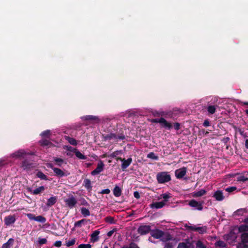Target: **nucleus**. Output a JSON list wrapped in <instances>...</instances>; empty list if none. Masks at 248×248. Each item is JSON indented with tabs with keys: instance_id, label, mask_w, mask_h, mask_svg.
I'll return each instance as SVG.
<instances>
[{
	"instance_id": "obj_1",
	"label": "nucleus",
	"mask_w": 248,
	"mask_h": 248,
	"mask_svg": "<svg viewBox=\"0 0 248 248\" xmlns=\"http://www.w3.org/2000/svg\"><path fill=\"white\" fill-rule=\"evenodd\" d=\"M159 183H164L170 180V176L168 172L163 171L158 173L156 175Z\"/></svg>"
},
{
	"instance_id": "obj_2",
	"label": "nucleus",
	"mask_w": 248,
	"mask_h": 248,
	"mask_svg": "<svg viewBox=\"0 0 248 248\" xmlns=\"http://www.w3.org/2000/svg\"><path fill=\"white\" fill-rule=\"evenodd\" d=\"M47 166L53 170L54 172L57 176L62 177L66 176L69 174L67 171H63L59 168L54 167L51 164H49Z\"/></svg>"
},
{
	"instance_id": "obj_3",
	"label": "nucleus",
	"mask_w": 248,
	"mask_h": 248,
	"mask_svg": "<svg viewBox=\"0 0 248 248\" xmlns=\"http://www.w3.org/2000/svg\"><path fill=\"white\" fill-rule=\"evenodd\" d=\"M30 154L29 152H26L24 150H19L12 154L11 156L15 159L22 158Z\"/></svg>"
},
{
	"instance_id": "obj_4",
	"label": "nucleus",
	"mask_w": 248,
	"mask_h": 248,
	"mask_svg": "<svg viewBox=\"0 0 248 248\" xmlns=\"http://www.w3.org/2000/svg\"><path fill=\"white\" fill-rule=\"evenodd\" d=\"M231 177L237 176L236 179L238 182H245L248 181V172H245L242 173L230 175Z\"/></svg>"
},
{
	"instance_id": "obj_5",
	"label": "nucleus",
	"mask_w": 248,
	"mask_h": 248,
	"mask_svg": "<svg viewBox=\"0 0 248 248\" xmlns=\"http://www.w3.org/2000/svg\"><path fill=\"white\" fill-rule=\"evenodd\" d=\"M64 201L66 205L70 208L74 207L77 203V200L72 195H70L68 198L64 199Z\"/></svg>"
},
{
	"instance_id": "obj_6",
	"label": "nucleus",
	"mask_w": 248,
	"mask_h": 248,
	"mask_svg": "<svg viewBox=\"0 0 248 248\" xmlns=\"http://www.w3.org/2000/svg\"><path fill=\"white\" fill-rule=\"evenodd\" d=\"M104 164L102 161H100L98 162L96 168L93 170L91 174L93 175H95L99 174L100 172L102 171L104 169Z\"/></svg>"
},
{
	"instance_id": "obj_7",
	"label": "nucleus",
	"mask_w": 248,
	"mask_h": 248,
	"mask_svg": "<svg viewBox=\"0 0 248 248\" xmlns=\"http://www.w3.org/2000/svg\"><path fill=\"white\" fill-rule=\"evenodd\" d=\"M4 221L6 226L12 225L16 221V217L14 215L8 216L4 218Z\"/></svg>"
},
{
	"instance_id": "obj_8",
	"label": "nucleus",
	"mask_w": 248,
	"mask_h": 248,
	"mask_svg": "<svg viewBox=\"0 0 248 248\" xmlns=\"http://www.w3.org/2000/svg\"><path fill=\"white\" fill-rule=\"evenodd\" d=\"M186 169L185 167H183L176 170L175 172V174L177 178L180 179L186 175Z\"/></svg>"
},
{
	"instance_id": "obj_9",
	"label": "nucleus",
	"mask_w": 248,
	"mask_h": 248,
	"mask_svg": "<svg viewBox=\"0 0 248 248\" xmlns=\"http://www.w3.org/2000/svg\"><path fill=\"white\" fill-rule=\"evenodd\" d=\"M117 160H120L123 162L122 164V168L123 170H125L126 168H127L132 161L131 158H129L125 160L124 159H122V158L119 157L117 158Z\"/></svg>"
},
{
	"instance_id": "obj_10",
	"label": "nucleus",
	"mask_w": 248,
	"mask_h": 248,
	"mask_svg": "<svg viewBox=\"0 0 248 248\" xmlns=\"http://www.w3.org/2000/svg\"><path fill=\"white\" fill-rule=\"evenodd\" d=\"M150 226L149 225L141 226L138 229L139 232L141 234L144 235L148 233L150 231Z\"/></svg>"
},
{
	"instance_id": "obj_11",
	"label": "nucleus",
	"mask_w": 248,
	"mask_h": 248,
	"mask_svg": "<svg viewBox=\"0 0 248 248\" xmlns=\"http://www.w3.org/2000/svg\"><path fill=\"white\" fill-rule=\"evenodd\" d=\"M189 205L191 207H194L199 210H202V204L194 200L190 201L189 202Z\"/></svg>"
},
{
	"instance_id": "obj_12",
	"label": "nucleus",
	"mask_w": 248,
	"mask_h": 248,
	"mask_svg": "<svg viewBox=\"0 0 248 248\" xmlns=\"http://www.w3.org/2000/svg\"><path fill=\"white\" fill-rule=\"evenodd\" d=\"M187 228L191 230L196 231L200 233H203L206 232V227L205 226L196 227L192 226H188Z\"/></svg>"
},
{
	"instance_id": "obj_13",
	"label": "nucleus",
	"mask_w": 248,
	"mask_h": 248,
	"mask_svg": "<svg viewBox=\"0 0 248 248\" xmlns=\"http://www.w3.org/2000/svg\"><path fill=\"white\" fill-rule=\"evenodd\" d=\"M161 126L167 129H170L172 127L170 123L168 122L165 119L163 118H160V123Z\"/></svg>"
},
{
	"instance_id": "obj_14",
	"label": "nucleus",
	"mask_w": 248,
	"mask_h": 248,
	"mask_svg": "<svg viewBox=\"0 0 248 248\" xmlns=\"http://www.w3.org/2000/svg\"><path fill=\"white\" fill-rule=\"evenodd\" d=\"M163 232L158 230L153 231L151 233L152 236L156 239L161 238L163 236Z\"/></svg>"
},
{
	"instance_id": "obj_15",
	"label": "nucleus",
	"mask_w": 248,
	"mask_h": 248,
	"mask_svg": "<svg viewBox=\"0 0 248 248\" xmlns=\"http://www.w3.org/2000/svg\"><path fill=\"white\" fill-rule=\"evenodd\" d=\"M213 196L218 201H221L224 199L223 192L220 190L215 192Z\"/></svg>"
},
{
	"instance_id": "obj_16",
	"label": "nucleus",
	"mask_w": 248,
	"mask_h": 248,
	"mask_svg": "<svg viewBox=\"0 0 248 248\" xmlns=\"http://www.w3.org/2000/svg\"><path fill=\"white\" fill-rule=\"evenodd\" d=\"M177 248H193V247L191 243L186 241L179 243Z\"/></svg>"
},
{
	"instance_id": "obj_17",
	"label": "nucleus",
	"mask_w": 248,
	"mask_h": 248,
	"mask_svg": "<svg viewBox=\"0 0 248 248\" xmlns=\"http://www.w3.org/2000/svg\"><path fill=\"white\" fill-rule=\"evenodd\" d=\"M165 205V202H155L151 204V207L152 208L159 209L163 207Z\"/></svg>"
},
{
	"instance_id": "obj_18",
	"label": "nucleus",
	"mask_w": 248,
	"mask_h": 248,
	"mask_svg": "<svg viewBox=\"0 0 248 248\" xmlns=\"http://www.w3.org/2000/svg\"><path fill=\"white\" fill-rule=\"evenodd\" d=\"M206 193V191L205 189H201L198 191L193 192L192 196L193 197H200L205 194Z\"/></svg>"
},
{
	"instance_id": "obj_19",
	"label": "nucleus",
	"mask_w": 248,
	"mask_h": 248,
	"mask_svg": "<svg viewBox=\"0 0 248 248\" xmlns=\"http://www.w3.org/2000/svg\"><path fill=\"white\" fill-rule=\"evenodd\" d=\"M21 168L25 170H28L33 167L32 164L29 163L27 161L23 162L21 165Z\"/></svg>"
},
{
	"instance_id": "obj_20",
	"label": "nucleus",
	"mask_w": 248,
	"mask_h": 248,
	"mask_svg": "<svg viewBox=\"0 0 248 248\" xmlns=\"http://www.w3.org/2000/svg\"><path fill=\"white\" fill-rule=\"evenodd\" d=\"M83 119H84L86 120L91 121L95 123H97L99 121V119L97 117L92 115L86 116L83 117Z\"/></svg>"
},
{
	"instance_id": "obj_21",
	"label": "nucleus",
	"mask_w": 248,
	"mask_h": 248,
	"mask_svg": "<svg viewBox=\"0 0 248 248\" xmlns=\"http://www.w3.org/2000/svg\"><path fill=\"white\" fill-rule=\"evenodd\" d=\"M237 237L232 232H230L229 234L226 236V239L229 243H231L235 241Z\"/></svg>"
},
{
	"instance_id": "obj_22",
	"label": "nucleus",
	"mask_w": 248,
	"mask_h": 248,
	"mask_svg": "<svg viewBox=\"0 0 248 248\" xmlns=\"http://www.w3.org/2000/svg\"><path fill=\"white\" fill-rule=\"evenodd\" d=\"M99 231H95L91 234V241L92 242H96L98 240Z\"/></svg>"
},
{
	"instance_id": "obj_23",
	"label": "nucleus",
	"mask_w": 248,
	"mask_h": 248,
	"mask_svg": "<svg viewBox=\"0 0 248 248\" xmlns=\"http://www.w3.org/2000/svg\"><path fill=\"white\" fill-rule=\"evenodd\" d=\"M88 222L86 219H83L75 223V227H81L82 225H85Z\"/></svg>"
},
{
	"instance_id": "obj_24",
	"label": "nucleus",
	"mask_w": 248,
	"mask_h": 248,
	"mask_svg": "<svg viewBox=\"0 0 248 248\" xmlns=\"http://www.w3.org/2000/svg\"><path fill=\"white\" fill-rule=\"evenodd\" d=\"M45 190V187L44 186H41L39 187L34 189L33 190H30V192L33 194L36 195L40 193L43 192Z\"/></svg>"
},
{
	"instance_id": "obj_25",
	"label": "nucleus",
	"mask_w": 248,
	"mask_h": 248,
	"mask_svg": "<svg viewBox=\"0 0 248 248\" xmlns=\"http://www.w3.org/2000/svg\"><path fill=\"white\" fill-rule=\"evenodd\" d=\"M74 153L76 157L80 159L85 160L87 159V156L82 154L80 151H79L77 149L76 150Z\"/></svg>"
},
{
	"instance_id": "obj_26",
	"label": "nucleus",
	"mask_w": 248,
	"mask_h": 248,
	"mask_svg": "<svg viewBox=\"0 0 248 248\" xmlns=\"http://www.w3.org/2000/svg\"><path fill=\"white\" fill-rule=\"evenodd\" d=\"M114 195L116 197H120L122 194V190L120 187L115 186L113 189Z\"/></svg>"
},
{
	"instance_id": "obj_27",
	"label": "nucleus",
	"mask_w": 248,
	"mask_h": 248,
	"mask_svg": "<svg viewBox=\"0 0 248 248\" xmlns=\"http://www.w3.org/2000/svg\"><path fill=\"white\" fill-rule=\"evenodd\" d=\"M246 213V210L245 209H239L233 213V216L236 217L237 216H242Z\"/></svg>"
},
{
	"instance_id": "obj_28",
	"label": "nucleus",
	"mask_w": 248,
	"mask_h": 248,
	"mask_svg": "<svg viewBox=\"0 0 248 248\" xmlns=\"http://www.w3.org/2000/svg\"><path fill=\"white\" fill-rule=\"evenodd\" d=\"M13 243L14 239L10 238L6 243L3 245L2 248H10L13 245Z\"/></svg>"
},
{
	"instance_id": "obj_29",
	"label": "nucleus",
	"mask_w": 248,
	"mask_h": 248,
	"mask_svg": "<svg viewBox=\"0 0 248 248\" xmlns=\"http://www.w3.org/2000/svg\"><path fill=\"white\" fill-rule=\"evenodd\" d=\"M57 201V198L56 197H51L48 199L47 202V206H52Z\"/></svg>"
},
{
	"instance_id": "obj_30",
	"label": "nucleus",
	"mask_w": 248,
	"mask_h": 248,
	"mask_svg": "<svg viewBox=\"0 0 248 248\" xmlns=\"http://www.w3.org/2000/svg\"><path fill=\"white\" fill-rule=\"evenodd\" d=\"M64 149H65L66 150H67L68 151H69V152H68L67 153V155L69 156H72V155L71 154V152L75 153L76 150L77 149L76 148H73V147H72L71 146H64Z\"/></svg>"
},
{
	"instance_id": "obj_31",
	"label": "nucleus",
	"mask_w": 248,
	"mask_h": 248,
	"mask_svg": "<svg viewBox=\"0 0 248 248\" xmlns=\"http://www.w3.org/2000/svg\"><path fill=\"white\" fill-rule=\"evenodd\" d=\"M54 160L56 164L60 167L62 166L64 163L66 164L64 161L60 158L55 157L54 158Z\"/></svg>"
},
{
	"instance_id": "obj_32",
	"label": "nucleus",
	"mask_w": 248,
	"mask_h": 248,
	"mask_svg": "<svg viewBox=\"0 0 248 248\" xmlns=\"http://www.w3.org/2000/svg\"><path fill=\"white\" fill-rule=\"evenodd\" d=\"M239 231L241 232H248V225H242L239 228Z\"/></svg>"
},
{
	"instance_id": "obj_33",
	"label": "nucleus",
	"mask_w": 248,
	"mask_h": 248,
	"mask_svg": "<svg viewBox=\"0 0 248 248\" xmlns=\"http://www.w3.org/2000/svg\"><path fill=\"white\" fill-rule=\"evenodd\" d=\"M65 139L68 141V142L73 145H76L77 144V141L75 139L69 137H65Z\"/></svg>"
},
{
	"instance_id": "obj_34",
	"label": "nucleus",
	"mask_w": 248,
	"mask_h": 248,
	"mask_svg": "<svg viewBox=\"0 0 248 248\" xmlns=\"http://www.w3.org/2000/svg\"><path fill=\"white\" fill-rule=\"evenodd\" d=\"M34 220L41 223H45L46 219L42 216H38L35 217Z\"/></svg>"
},
{
	"instance_id": "obj_35",
	"label": "nucleus",
	"mask_w": 248,
	"mask_h": 248,
	"mask_svg": "<svg viewBox=\"0 0 248 248\" xmlns=\"http://www.w3.org/2000/svg\"><path fill=\"white\" fill-rule=\"evenodd\" d=\"M241 239L242 242L248 243V232L243 233Z\"/></svg>"
},
{
	"instance_id": "obj_36",
	"label": "nucleus",
	"mask_w": 248,
	"mask_h": 248,
	"mask_svg": "<svg viewBox=\"0 0 248 248\" xmlns=\"http://www.w3.org/2000/svg\"><path fill=\"white\" fill-rule=\"evenodd\" d=\"M81 213L84 217L89 216L90 215L89 210L86 208H82L81 209Z\"/></svg>"
},
{
	"instance_id": "obj_37",
	"label": "nucleus",
	"mask_w": 248,
	"mask_h": 248,
	"mask_svg": "<svg viewBox=\"0 0 248 248\" xmlns=\"http://www.w3.org/2000/svg\"><path fill=\"white\" fill-rule=\"evenodd\" d=\"M50 135V131L49 130L44 131L41 134V136L43 139L47 138Z\"/></svg>"
},
{
	"instance_id": "obj_38",
	"label": "nucleus",
	"mask_w": 248,
	"mask_h": 248,
	"mask_svg": "<svg viewBox=\"0 0 248 248\" xmlns=\"http://www.w3.org/2000/svg\"><path fill=\"white\" fill-rule=\"evenodd\" d=\"M36 175L38 178H39L42 180H47V179L46 176L41 171H38Z\"/></svg>"
},
{
	"instance_id": "obj_39",
	"label": "nucleus",
	"mask_w": 248,
	"mask_h": 248,
	"mask_svg": "<svg viewBox=\"0 0 248 248\" xmlns=\"http://www.w3.org/2000/svg\"><path fill=\"white\" fill-rule=\"evenodd\" d=\"M147 157L155 160H158V157L154 153L151 152L147 155Z\"/></svg>"
},
{
	"instance_id": "obj_40",
	"label": "nucleus",
	"mask_w": 248,
	"mask_h": 248,
	"mask_svg": "<svg viewBox=\"0 0 248 248\" xmlns=\"http://www.w3.org/2000/svg\"><path fill=\"white\" fill-rule=\"evenodd\" d=\"M161 196L164 199V201L163 202H165V204L168 201V199L171 197L170 195L167 193L163 194L161 195Z\"/></svg>"
},
{
	"instance_id": "obj_41",
	"label": "nucleus",
	"mask_w": 248,
	"mask_h": 248,
	"mask_svg": "<svg viewBox=\"0 0 248 248\" xmlns=\"http://www.w3.org/2000/svg\"><path fill=\"white\" fill-rule=\"evenodd\" d=\"M207 109L209 113L213 114L215 113L216 108L215 106H210L208 107Z\"/></svg>"
},
{
	"instance_id": "obj_42",
	"label": "nucleus",
	"mask_w": 248,
	"mask_h": 248,
	"mask_svg": "<svg viewBox=\"0 0 248 248\" xmlns=\"http://www.w3.org/2000/svg\"><path fill=\"white\" fill-rule=\"evenodd\" d=\"M248 243H247L242 241L241 243H240L238 245L237 248H248Z\"/></svg>"
},
{
	"instance_id": "obj_43",
	"label": "nucleus",
	"mask_w": 248,
	"mask_h": 248,
	"mask_svg": "<svg viewBox=\"0 0 248 248\" xmlns=\"http://www.w3.org/2000/svg\"><path fill=\"white\" fill-rule=\"evenodd\" d=\"M197 248H206V246L201 241H198L196 243Z\"/></svg>"
},
{
	"instance_id": "obj_44",
	"label": "nucleus",
	"mask_w": 248,
	"mask_h": 248,
	"mask_svg": "<svg viewBox=\"0 0 248 248\" xmlns=\"http://www.w3.org/2000/svg\"><path fill=\"white\" fill-rule=\"evenodd\" d=\"M75 242H76V239H72L66 242V246L68 247H70L71 246L74 245L75 244Z\"/></svg>"
},
{
	"instance_id": "obj_45",
	"label": "nucleus",
	"mask_w": 248,
	"mask_h": 248,
	"mask_svg": "<svg viewBox=\"0 0 248 248\" xmlns=\"http://www.w3.org/2000/svg\"><path fill=\"white\" fill-rule=\"evenodd\" d=\"M215 245L216 247L223 248L225 247V244L222 241H218L216 243Z\"/></svg>"
},
{
	"instance_id": "obj_46",
	"label": "nucleus",
	"mask_w": 248,
	"mask_h": 248,
	"mask_svg": "<svg viewBox=\"0 0 248 248\" xmlns=\"http://www.w3.org/2000/svg\"><path fill=\"white\" fill-rule=\"evenodd\" d=\"M85 186L87 189H91L92 186H91V182L88 179H86L84 181Z\"/></svg>"
},
{
	"instance_id": "obj_47",
	"label": "nucleus",
	"mask_w": 248,
	"mask_h": 248,
	"mask_svg": "<svg viewBox=\"0 0 248 248\" xmlns=\"http://www.w3.org/2000/svg\"><path fill=\"white\" fill-rule=\"evenodd\" d=\"M105 220L106 222L109 223H114V219L113 217H108L105 218Z\"/></svg>"
},
{
	"instance_id": "obj_48",
	"label": "nucleus",
	"mask_w": 248,
	"mask_h": 248,
	"mask_svg": "<svg viewBox=\"0 0 248 248\" xmlns=\"http://www.w3.org/2000/svg\"><path fill=\"white\" fill-rule=\"evenodd\" d=\"M237 189V187L235 186H231L227 187L225 189V190L228 192H232Z\"/></svg>"
},
{
	"instance_id": "obj_49",
	"label": "nucleus",
	"mask_w": 248,
	"mask_h": 248,
	"mask_svg": "<svg viewBox=\"0 0 248 248\" xmlns=\"http://www.w3.org/2000/svg\"><path fill=\"white\" fill-rule=\"evenodd\" d=\"M78 248H91L90 244H80L78 246Z\"/></svg>"
},
{
	"instance_id": "obj_50",
	"label": "nucleus",
	"mask_w": 248,
	"mask_h": 248,
	"mask_svg": "<svg viewBox=\"0 0 248 248\" xmlns=\"http://www.w3.org/2000/svg\"><path fill=\"white\" fill-rule=\"evenodd\" d=\"M46 242L47 240L46 238H39L38 239V242L40 245L46 244Z\"/></svg>"
},
{
	"instance_id": "obj_51",
	"label": "nucleus",
	"mask_w": 248,
	"mask_h": 248,
	"mask_svg": "<svg viewBox=\"0 0 248 248\" xmlns=\"http://www.w3.org/2000/svg\"><path fill=\"white\" fill-rule=\"evenodd\" d=\"M26 216L29 217V218L30 219H31V220H34V218H35V217H34L33 214H27Z\"/></svg>"
},
{
	"instance_id": "obj_52",
	"label": "nucleus",
	"mask_w": 248,
	"mask_h": 248,
	"mask_svg": "<svg viewBox=\"0 0 248 248\" xmlns=\"http://www.w3.org/2000/svg\"><path fill=\"white\" fill-rule=\"evenodd\" d=\"M110 190L108 188H107V189L102 190L100 192V193H101V194H109L110 193Z\"/></svg>"
},
{
	"instance_id": "obj_53",
	"label": "nucleus",
	"mask_w": 248,
	"mask_h": 248,
	"mask_svg": "<svg viewBox=\"0 0 248 248\" xmlns=\"http://www.w3.org/2000/svg\"><path fill=\"white\" fill-rule=\"evenodd\" d=\"M62 245V242L61 241H57L54 243V246L57 247H60Z\"/></svg>"
},
{
	"instance_id": "obj_54",
	"label": "nucleus",
	"mask_w": 248,
	"mask_h": 248,
	"mask_svg": "<svg viewBox=\"0 0 248 248\" xmlns=\"http://www.w3.org/2000/svg\"><path fill=\"white\" fill-rule=\"evenodd\" d=\"M180 124L176 123L174 124V128L176 130H179L180 129Z\"/></svg>"
},
{
	"instance_id": "obj_55",
	"label": "nucleus",
	"mask_w": 248,
	"mask_h": 248,
	"mask_svg": "<svg viewBox=\"0 0 248 248\" xmlns=\"http://www.w3.org/2000/svg\"><path fill=\"white\" fill-rule=\"evenodd\" d=\"M164 248H173V246L170 243H166Z\"/></svg>"
},
{
	"instance_id": "obj_56",
	"label": "nucleus",
	"mask_w": 248,
	"mask_h": 248,
	"mask_svg": "<svg viewBox=\"0 0 248 248\" xmlns=\"http://www.w3.org/2000/svg\"><path fill=\"white\" fill-rule=\"evenodd\" d=\"M41 144L44 145H48V141L46 140H43L41 141Z\"/></svg>"
},
{
	"instance_id": "obj_57",
	"label": "nucleus",
	"mask_w": 248,
	"mask_h": 248,
	"mask_svg": "<svg viewBox=\"0 0 248 248\" xmlns=\"http://www.w3.org/2000/svg\"><path fill=\"white\" fill-rule=\"evenodd\" d=\"M210 125V123L208 120H205L203 123V125L204 126H208Z\"/></svg>"
},
{
	"instance_id": "obj_58",
	"label": "nucleus",
	"mask_w": 248,
	"mask_h": 248,
	"mask_svg": "<svg viewBox=\"0 0 248 248\" xmlns=\"http://www.w3.org/2000/svg\"><path fill=\"white\" fill-rule=\"evenodd\" d=\"M151 122L152 123H160V118L159 119H155L151 120Z\"/></svg>"
},
{
	"instance_id": "obj_59",
	"label": "nucleus",
	"mask_w": 248,
	"mask_h": 248,
	"mask_svg": "<svg viewBox=\"0 0 248 248\" xmlns=\"http://www.w3.org/2000/svg\"><path fill=\"white\" fill-rule=\"evenodd\" d=\"M134 195L135 198L137 199H139L140 198V194L138 192H135L134 193Z\"/></svg>"
},
{
	"instance_id": "obj_60",
	"label": "nucleus",
	"mask_w": 248,
	"mask_h": 248,
	"mask_svg": "<svg viewBox=\"0 0 248 248\" xmlns=\"http://www.w3.org/2000/svg\"><path fill=\"white\" fill-rule=\"evenodd\" d=\"M114 232L113 231H110L108 232V236H111Z\"/></svg>"
},
{
	"instance_id": "obj_61",
	"label": "nucleus",
	"mask_w": 248,
	"mask_h": 248,
	"mask_svg": "<svg viewBox=\"0 0 248 248\" xmlns=\"http://www.w3.org/2000/svg\"><path fill=\"white\" fill-rule=\"evenodd\" d=\"M119 153V151H117V152H116L113 153L111 155V156H113V157H115V156H116L117 155H118Z\"/></svg>"
},
{
	"instance_id": "obj_62",
	"label": "nucleus",
	"mask_w": 248,
	"mask_h": 248,
	"mask_svg": "<svg viewBox=\"0 0 248 248\" xmlns=\"http://www.w3.org/2000/svg\"><path fill=\"white\" fill-rule=\"evenodd\" d=\"M246 147L248 149V140H246L245 141Z\"/></svg>"
},
{
	"instance_id": "obj_63",
	"label": "nucleus",
	"mask_w": 248,
	"mask_h": 248,
	"mask_svg": "<svg viewBox=\"0 0 248 248\" xmlns=\"http://www.w3.org/2000/svg\"><path fill=\"white\" fill-rule=\"evenodd\" d=\"M242 104L245 105H248V102H242Z\"/></svg>"
},
{
	"instance_id": "obj_64",
	"label": "nucleus",
	"mask_w": 248,
	"mask_h": 248,
	"mask_svg": "<svg viewBox=\"0 0 248 248\" xmlns=\"http://www.w3.org/2000/svg\"><path fill=\"white\" fill-rule=\"evenodd\" d=\"M244 221L246 223H248V217L246 218Z\"/></svg>"
}]
</instances>
